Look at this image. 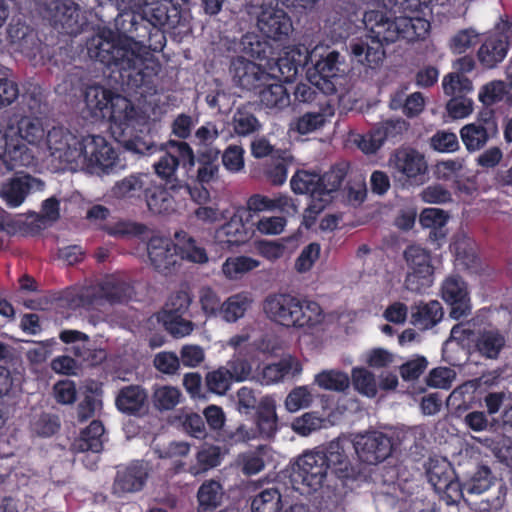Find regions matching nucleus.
Here are the masks:
<instances>
[{
	"label": "nucleus",
	"mask_w": 512,
	"mask_h": 512,
	"mask_svg": "<svg viewBox=\"0 0 512 512\" xmlns=\"http://www.w3.org/2000/svg\"><path fill=\"white\" fill-rule=\"evenodd\" d=\"M294 317L293 328L303 329L307 332H313L321 329L326 320V314L322 307L313 300L299 299Z\"/></svg>",
	"instance_id": "obj_26"
},
{
	"label": "nucleus",
	"mask_w": 512,
	"mask_h": 512,
	"mask_svg": "<svg viewBox=\"0 0 512 512\" xmlns=\"http://www.w3.org/2000/svg\"><path fill=\"white\" fill-rule=\"evenodd\" d=\"M256 430L249 433L245 426L238 429V434L246 440L256 437L271 438L278 429V417L276 414V403L271 397H264L260 400L255 416Z\"/></svg>",
	"instance_id": "obj_15"
},
{
	"label": "nucleus",
	"mask_w": 512,
	"mask_h": 512,
	"mask_svg": "<svg viewBox=\"0 0 512 512\" xmlns=\"http://www.w3.org/2000/svg\"><path fill=\"white\" fill-rule=\"evenodd\" d=\"M145 198L148 209L154 214H168L174 210L173 197L161 186L151 184Z\"/></svg>",
	"instance_id": "obj_41"
},
{
	"label": "nucleus",
	"mask_w": 512,
	"mask_h": 512,
	"mask_svg": "<svg viewBox=\"0 0 512 512\" xmlns=\"http://www.w3.org/2000/svg\"><path fill=\"white\" fill-rule=\"evenodd\" d=\"M478 42V34L474 30L464 29L450 39L449 48L454 54H462L474 47Z\"/></svg>",
	"instance_id": "obj_62"
},
{
	"label": "nucleus",
	"mask_w": 512,
	"mask_h": 512,
	"mask_svg": "<svg viewBox=\"0 0 512 512\" xmlns=\"http://www.w3.org/2000/svg\"><path fill=\"white\" fill-rule=\"evenodd\" d=\"M431 0H403L398 8L399 15L387 16L379 11L364 15L369 34L350 44L351 55L359 64L375 69L385 58L384 44L399 40L416 42L424 40L430 32Z\"/></svg>",
	"instance_id": "obj_1"
},
{
	"label": "nucleus",
	"mask_w": 512,
	"mask_h": 512,
	"mask_svg": "<svg viewBox=\"0 0 512 512\" xmlns=\"http://www.w3.org/2000/svg\"><path fill=\"white\" fill-rule=\"evenodd\" d=\"M388 167L395 179L408 183L421 184L428 173L425 155L408 146L399 147L391 153Z\"/></svg>",
	"instance_id": "obj_9"
},
{
	"label": "nucleus",
	"mask_w": 512,
	"mask_h": 512,
	"mask_svg": "<svg viewBox=\"0 0 512 512\" xmlns=\"http://www.w3.org/2000/svg\"><path fill=\"white\" fill-rule=\"evenodd\" d=\"M299 298L287 293H275L266 297L263 311L273 322L287 328L294 326Z\"/></svg>",
	"instance_id": "obj_16"
},
{
	"label": "nucleus",
	"mask_w": 512,
	"mask_h": 512,
	"mask_svg": "<svg viewBox=\"0 0 512 512\" xmlns=\"http://www.w3.org/2000/svg\"><path fill=\"white\" fill-rule=\"evenodd\" d=\"M85 107L93 121L109 122L110 132L115 139L130 133L143 120L142 113L130 100L100 85L86 88Z\"/></svg>",
	"instance_id": "obj_3"
},
{
	"label": "nucleus",
	"mask_w": 512,
	"mask_h": 512,
	"mask_svg": "<svg viewBox=\"0 0 512 512\" xmlns=\"http://www.w3.org/2000/svg\"><path fill=\"white\" fill-rule=\"evenodd\" d=\"M80 145V135H76L68 128L63 126H54L47 131L45 146L42 148L41 155H49L55 161L61 164L75 166Z\"/></svg>",
	"instance_id": "obj_12"
},
{
	"label": "nucleus",
	"mask_w": 512,
	"mask_h": 512,
	"mask_svg": "<svg viewBox=\"0 0 512 512\" xmlns=\"http://www.w3.org/2000/svg\"><path fill=\"white\" fill-rule=\"evenodd\" d=\"M228 367L222 366L206 374L205 383L210 392L224 395L233 383Z\"/></svg>",
	"instance_id": "obj_49"
},
{
	"label": "nucleus",
	"mask_w": 512,
	"mask_h": 512,
	"mask_svg": "<svg viewBox=\"0 0 512 512\" xmlns=\"http://www.w3.org/2000/svg\"><path fill=\"white\" fill-rule=\"evenodd\" d=\"M175 240V254L178 253L182 259L200 264L208 261L205 249L198 246L195 240L186 232H176Z\"/></svg>",
	"instance_id": "obj_38"
},
{
	"label": "nucleus",
	"mask_w": 512,
	"mask_h": 512,
	"mask_svg": "<svg viewBox=\"0 0 512 512\" xmlns=\"http://www.w3.org/2000/svg\"><path fill=\"white\" fill-rule=\"evenodd\" d=\"M491 471L487 467H479L473 475L465 480L461 487V493L481 494L491 486Z\"/></svg>",
	"instance_id": "obj_50"
},
{
	"label": "nucleus",
	"mask_w": 512,
	"mask_h": 512,
	"mask_svg": "<svg viewBox=\"0 0 512 512\" xmlns=\"http://www.w3.org/2000/svg\"><path fill=\"white\" fill-rule=\"evenodd\" d=\"M47 132L38 117L12 115L0 130V175L34 163L45 146Z\"/></svg>",
	"instance_id": "obj_2"
},
{
	"label": "nucleus",
	"mask_w": 512,
	"mask_h": 512,
	"mask_svg": "<svg viewBox=\"0 0 512 512\" xmlns=\"http://www.w3.org/2000/svg\"><path fill=\"white\" fill-rule=\"evenodd\" d=\"M449 219V215L439 208H425L419 217V221L424 228L433 230V235L438 238V230H441Z\"/></svg>",
	"instance_id": "obj_55"
},
{
	"label": "nucleus",
	"mask_w": 512,
	"mask_h": 512,
	"mask_svg": "<svg viewBox=\"0 0 512 512\" xmlns=\"http://www.w3.org/2000/svg\"><path fill=\"white\" fill-rule=\"evenodd\" d=\"M233 128L236 134L246 136L257 131L260 123L252 113L238 109L233 116Z\"/></svg>",
	"instance_id": "obj_61"
},
{
	"label": "nucleus",
	"mask_w": 512,
	"mask_h": 512,
	"mask_svg": "<svg viewBox=\"0 0 512 512\" xmlns=\"http://www.w3.org/2000/svg\"><path fill=\"white\" fill-rule=\"evenodd\" d=\"M147 250L152 265L159 271H166L176 263L175 244L166 237H151Z\"/></svg>",
	"instance_id": "obj_28"
},
{
	"label": "nucleus",
	"mask_w": 512,
	"mask_h": 512,
	"mask_svg": "<svg viewBox=\"0 0 512 512\" xmlns=\"http://www.w3.org/2000/svg\"><path fill=\"white\" fill-rule=\"evenodd\" d=\"M508 48L509 42L506 35L498 31L489 33L485 36L478 49V60L485 68H494L498 63L504 60Z\"/></svg>",
	"instance_id": "obj_25"
},
{
	"label": "nucleus",
	"mask_w": 512,
	"mask_h": 512,
	"mask_svg": "<svg viewBox=\"0 0 512 512\" xmlns=\"http://www.w3.org/2000/svg\"><path fill=\"white\" fill-rule=\"evenodd\" d=\"M153 180L149 174H132L115 183L112 195L118 199H138L149 191Z\"/></svg>",
	"instance_id": "obj_29"
},
{
	"label": "nucleus",
	"mask_w": 512,
	"mask_h": 512,
	"mask_svg": "<svg viewBox=\"0 0 512 512\" xmlns=\"http://www.w3.org/2000/svg\"><path fill=\"white\" fill-rule=\"evenodd\" d=\"M443 300L451 306L450 316L460 319L471 311L470 298L466 284L458 277H448L442 284Z\"/></svg>",
	"instance_id": "obj_18"
},
{
	"label": "nucleus",
	"mask_w": 512,
	"mask_h": 512,
	"mask_svg": "<svg viewBox=\"0 0 512 512\" xmlns=\"http://www.w3.org/2000/svg\"><path fill=\"white\" fill-rule=\"evenodd\" d=\"M333 111L328 109V113L325 112H309L302 115L294 123V130L300 134L311 133L324 125L327 116H332Z\"/></svg>",
	"instance_id": "obj_53"
},
{
	"label": "nucleus",
	"mask_w": 512,
	"mask_h": 512,
	"mask_svg": "<svg viewBox=\"0 0 512 512\" xmlns=\"http://www.w3.org/2000/svg\"><path fill=\"white\" fill-rule=\"evenodd\" d=\"M460 136L466 149L470 152L480 150L489 140V133L481 123L464 125L460 130Z\"/></svg>",
	"instance_id": "obj_44"
},
{
	"label": "nucleus",
	"mask_w": 512,
	"mask_h": 512,
	"mask_svg": "<svg viewBox=\"0 0 512 512\" xmlns=\"http://www.w3.org/2000/svg\"><path fill=\"white\" fill-rule=\"evenodd\" d=\"M245 209L238 207L230 217L229 221L224 223L215 231L214 240L223 249H233L247 243L252 233L245 226Z\"/></svg>",
	"instance_id": "obj_14"
},
{
	"label": "nucleus",
	"mask_w": 512,
	"mask_h": 512,
	"mask_svg": "<svg viewBox=\"0 0 512 512\" xmlns=\"http://www.w3.org/2000/svg\"><path fill=\"white\" fill-rule=\"evenodd\" d=\"M250 14L256 19L259 31L267 38L282 40L292 31L290 17L277 6L276 0H253Z\"/></svg>",
	"instance_id": "obj_7"
},
{
	"label": "nucleus",
	"mask_w": 512,
	"mask_h": 512,
	"mask_svg": "<svg viewBox=\"0 0 512 512\" xmlns=\"http://www.w3.org/2000/svg\"><path fill=\"white\" fill-rule=\"evenodd\" d=\"M432 284L433 271L428 270H409L404 283L406 289L416 293H423Z\"/></svg>",
	"instance_id": "obj_57"
},
{
	"label": "nucleus",
	"mask_w": 512,
	"mask_h": 512,
	"mask_svg": "<svg viewBox=\"0 0 512 512\" xmlns=\"http://www.w3.org/2000/svg\"><path fill=\"white\" fill-rule=\"evenodd\" d=\"M476 351L488 359L498 358L506 345L505 335L496 328L480 330L473 339Z\"/></svg>",
	"instance_id": "obj_30"
},
{
	"label": "nucleus",
	"mask_w": 512,
	"mask_h": 512,
	"mask_svg": "<svg viewBox=\"0 0 512 512\" xmlns=\"http://www.w3.org/2000/svg\"><path fill=\"white\" fill-rule=\"evenodd\" d=\"M80 9L72 0H54L46 7V17L54 27H60L66 34L79 32Z\"/></svg>",
	"instance_id": "obj_17"
},
{
	"label": "nucleus",
	"mask_w": 512,
	"mask_h": 512,
	"mask_svg": "<svg viewBox=\"0 0 512 512\" xmlns=\"http://www.w3.org/2000/svg\"><path fill=\"white\" fill-rule=\"evenodd\" d=\"M88 52L91 58L120 70L141 69L151 56L144 44L126 36L115 37L111 31L93 37Z\"/></svg>",
	"instance_id": "obj_4"
},
{
	"label": "nucleus",
	"mask_w": 512,
	"mask_h": 512,
	"mask_svg": "<svg viewBox=\"0 0 512 512\" xmlns=\"http://www.w3.org/2000/svg\"><path fill=\"white\" fill-rule=\"evenodd\" d=\"M313 401V395L307 386L294 388L285 399V407L289 412H297L307 408Z\"/></svg>",
	"instance_id": "obj_58"
},
{
	"label": "nucleus",
	"mask_w": 512,
	"mask_h": 512,
	"mask_svg": "<svg viewBox=\"0 0 512 512\" xmlns=\"http://www.w3.org/2000/svg\"><path fill=\"white\" fill-rule=\"evenodd\" d=\"M291 189L296 194H309L310 203L320 202V175L315 171L300 169L291 178Z\"/></svg>",
	"instance_id": "obj_31"
},
{
	"label": "nucleus",
	"mask_w": 512,
	"mask_h": 512,
	"mask_svg": "<svg viewBox=\"0 0 512 512\" xmlns=\"http://www.w3.org/2000/svg\"><path fill=\"white\" fill-rule=\"evenodd\" d=\"M328 471L325 451L316 448L304 452L297 460L290 479L293 488L301 494L321 487Z\"/></svg>",
	"instance_id": "obj_6"
},
{
	"label": "nucleus",
	"mask_w": 512,
	"mask_h": 512,
	"mask_svg": "<svg viewBox=\"0 0 512 512\" xmlns=\"http://www.w3.org/2000/svg\"><path fill=\"white\" fill-rule=\"evenodd\" d=\"M319 48L317 55L313 58L315 75H323L324 77H337L340 65V54L337 51H327L324 46H316Z\"/></svg>",
	"instance_id": "obj_40"
},
{
	"label": "nucleus",
	"mask_w": 512,
	"mask_h": 512,
	"mask_svg": "<svg viewBox=\"0 0 512 512\" xmlns=\"http://www.w3.org/2000/svg\"><path fill=\"white\" fill-rule=\"evenodd\" d=\"M427 477L438 493L457 491L460 488V484L454 480V473L450 463L444 459L430 460L427 468Z\"/></svg>",
	"instance_id": "obj_27"
},
{
	"label": "nucleus",
	"mask_w": 512,
	"mask_h": 512,
	"mask_svg": "<svg viewBox=\"0 0 512 512\" xmlns=\"http://www.w3.org/2000/svg\"><path fill=\"white\" fill-rule=\"evenodd\" d=\"M281 494L275 488H268L257 494L251 504L253 512H279Z\"/></svg>",
	"instance_id": "obj_47"
},
{
	"label": "nucleus",
	"mask_w": 512,
	"mask_h": 512,
	"mask_svg": "<svg viewBox=\"0 0 512 512\" xmlns=\"http://www.w3.org/2000/svg\"><path fill=\"white\" fill-rule=\"evenodd\" d=\"M352 444L358 459L370 465L384 461L393 448L391 438L377 430L354 435Z\"/></svg>",
	"instance_id": "obj_13"
},
{
	"label": "nucleus",
	"mask_w": 512,
	"mask_h": 512,
	"mask_svg": "<svg viewBox=\"0 0 512 512\" xmlns=\"http://www.w3.org/2000/svg\"><path fill=\"white\" fill-rule=\"evenodd\" d=\"M252 303L253 298L248 292L233 294L222 303L219 315L224 321L235 323L244 317Z\"/></svg>",
	"instance_id": "obj_34"
},
{
	"label": "nucleus",
	"mask_w": 512,
	"mask_h": 512,
	"mask_svg": "<svg viewBox=\"0 0 512 512\" xmlns=\"http://www.w3.org/2000/svg\"><path fill=\"white\" fill-rule=\"evenodd\" d=\"M243 208L245 209L246 222L252 217L251 213L274 211L289 213L290 211H296V205L291 197L280 193L273 197L260 193L253 194L247 199L246 206Z\"/></svg>",
	"instance_id": "obj_22"
},
{
	"label": "nucleus",
	"mask_w": 512,
	"mask_h": 512,
	"mask_svg": "<svg viewBox=\"0 0 512 512\" xmlns=\"http://www.w3.org/2000/svg\"><path fill=\"white\" fill-rule=\"evenodd\" d=\"M130 290L129 283L121 275H109L99 285L81 288L76 297L70 300V306L88 308L102 299L121 302L129 297Z\"/></svg>",
	"instance_id": "obj_8"
},
{
	"label": "nucleus",
	"mask_w": 512,
	"mask_h": 512,
	"mask_svg": "<svg viewBox=\"0 0 512 512\" xmlns=\"http://www.w3.org/2000/svg\"><path fill=\"white\" fill-rule=\"evenodd\" d=\"M167 147V152L154 162L153 168L159 178L170 184L171 189H175L178 186L176 173L179 164L191 168L195 164V156L186 142L169 141Z\"/></svg>",
	"instance_id": "obj_10"
},
{
	"label": "nucleus",
	"mask_w": 512,
	"mask_h": 512,
	"mask_svg": "<svg viewBox=\"0 0 512 512\" xmlns=\"http://www.w3.org/2000/svg\"><path fill=\"white\" fill-rule=\"evenodd\" d=\"M74 168H83L92 173H110L118 163V154L112 144L103 136L80 135Z\"/></svg>",
	"instance_id": "obj_5"
},
{
	"label": "nucleus",
	"mask_w": 512,
	"mask_h": 512,
	"mask_svg": "<svg viewBox=\"0 0 512 512\" xmlns=\"http://www.w3.org/2000/svg\"><path fill=\"white\" fill-rule=\"evenodd\" d=\"M314 381L320 388L334 391H344L350 383L347 374L336 370L323 371L315 376Z\"/></svg>",
	"instance_id": "obj_51"
},
{
	"label": "nucleus",
	"mask_w": 512,
	"mask_h": 512,
	"mask_svg": "<svg viewBox=\"0 0 512 512\" xmlns=\"http://www.w3.org/2000/svg\"><path fill=\"white\" fill-rule=\"evenodd\" d=\"M267 451V447L261 446L254 452L242 454L240 461L243 473L246 475H254L262 471L265 466L263 456Z\"/></svg>",
	"instance_id": "obj_63"
},
{
	"label": "nucleus",
	"mask_w": 512,
	"mask_h": 512,
	"mask_svg": "<svg viewBox=\"0 0 512 512\" xmlns=\"http://www.w3.org/2000/svg\"><path fill=\"white\" fill-rule=\"evenodd\" d=\"M106 232L114 237H142L147 234L148 227L131 221H118L112 226L104 227Z\"/></svg>",
	"instance_id": "obj_56"
},
{
	"label": "nucleus",
	"mask_w": 512,
	"mask_h": 512,
	"mask_svg": "<svg viewBox=\"0 0 512 512\" xmlns=\"http://www.w3.org/2000/svg\"><path fill=\"white\" fill-rule=\"evenodd\" d=\"M318 50L319 48L308 51L305 46L301 45L286 47L276 61L270 58L266 63L270 79L279 78L285 82H292L300 68L313 62Z\"/></svg>",
	"instance_id": "obj_11"
},
{
	"label": "nucleus",
	"mask_w": 512,
	"mask_h": 512,
	"mask_svg": "<svg viewBox=\"0 0 512 512\" xmlns=\"http://www.w3.org/2000/svg\"><path fill=\"white\" fill-rule=\"evenodd\" d=\"M292 369L295 373H300L302 368L298 361L284 359L278 363L267 365L263 369L262 377L266 384L275 383L282 380Z\"/></svg>",
	"instance_id": "obj_48"
},
{
	"label": "nucleus",
	"mask_w": 512,
	"mask_h": 512,
	"mask_svg": "<svg viewBox=\"0 0 512 512\" xmlns=\"http://www.w3.org/2000/svg\"><path fill=\"white\" fill-rule=\"evenodd\" d=\"M355 389L363 395L374 397L377 394V382L373 373L365 368H355L352 372Z\"/></svg>",
	"instance_id": "obj_54"
},
{
	"label": "nucleus",
	"mask_w": 512,
	"mask_h": 512,
	"mask_svg": "<svg viewBox=\"0 0 512 512\" xmlns=\"http://www.w3.org/2000/svg\"><path fill=\"white\" fill-rule=\"evenodd\" d=\"M443 317V309L438 301L420 302L412 309L411 322L420 329H429Z\"/></svg>",
	"instance_id": "obj_36"
},
{
	"label": "nucleus",
	"mask_w": 512,
	"mask_h": 512,
	"mask_svg": "<svg viewBox=\"0 0 512 512\" xmlns=\"http://www.w3.org/2000/svg\"><path fill=\"white\" fill-rule=\"evenodd\" d=\"M44 183L30 175H23L12 178L4 183L0 195L10 207H18L25 200L27 194L32 190H42Z\"/></svg>",
	"instance_id": "obj_24"
},
{
	"label": "nucleus",
	"mask_w": 512,
	"mask_h": 512,
	"mask_svg": "<svg viewBox=\"0 0 512 512\" xmlns=\"http://www.w3.org/2000/svg\"><path fill=\"white\" fill-rule=\"evenodd\" d=\"M260 266V261L249 256L228 257L222 265L221 271L228 280L241 279L246 273Z\"/></svg>",
	"instance_id": "obj_39"
},
{
	"label": "nucleus",
	"mask_w": 512,
	"mask_h": 512,
	"mask_svg": "<svg viewBox=\"0 0 512 512\" xmlns=\"http://www.w3.org/2000/svg\"><path fill=\"white\" fill-rule=\"evenodd\" d=\"M147 403V393L137 385L122 388L116 398L117 408L127 414H137L143 411Z\"/></svg>",
	"instance_id": "obj_33"
},
{
	"label": "nucleus",
	"mask_w": 512,
	"mask_h": 512,
	"mask_svg": "<svg viewBox=\"0 0 512 512\" xmlns=\"http://www.w3.org/2000/svg\"><path fill=\"white\" fill-rule=\"evenodd\" d=\"M260 103L267 109L280 111L290 105V95L286 88L277 82H266L259 89Z\"/></svg>",
	"instance_id": "obj_35"
},
{
	"label": "nucleus",
	"mask_w": 512,
	"mask_h": 512,
	"mask_svg": "<svg viewBox=\"0 0 512 512\" xmlns=\"http://www.w3.org/2000/svg\"><path fill=\"white\" fill-rule=\"evenodd\" d=\"M182 400L179 388L171 385H155L152 393V403L159 411L174 409Z\"/></svg>",
	"instance_id": "obj_42"
},
{
	"label": "nucleus",
	"mask_w": 512,
	"mask_h": 512,
	"mask_svg": "<svg viewBox=\"0 0 512 512\" xmlns=\"http://www.w3.org/2000/svg\"><path fill=\"white\" fill-rule=\"evenodd\" d=\"M223 488L215 480L205 481L199 488L197 498L199 502V511L205 512L213 510L221 504Z\"/></svg>",
	"instance_id": "obj_43"
},
{
	"label": "nucleus",
	"mask_w": 512,
	"mask_h": 512,
	"mask_svg": "<svg viewBox=\"0 0 512 512\" xmlns=\"http://www.w3.org/2000/svg\"><path fill=\"white\" fill-rule=\"evenodd\" d=\"M7 39L11 49L28 58H34L40 48L36 31L24 23H12L7 30Z\"/></svg>",
	"instance_id": "obj_21"
},
{
	"label": "nucleus",
	"mask_w": 512,
	"mask_h": 512,
	"mask_svg": "<svg viewBox=\"0 0 512 512\" xmlns=\"http://www.w3.org/2000/svg\"><path fill=\"white\" fill-rule=\"evenodd\" d=\"M104 426L100 421L94 420L84 429L73 444L74 452L99 453L103 449Z\"/></svg>",
	"instance_id": "obj_32"
},
{
	"label": "nucleus",
	"mask_w": 512,
	"mask_h": 512,
	"mask_svg": "<svg viewBox=\"0 0 512 512\" xmlns=\"http://www.w3.org/2000/svg\"><path fill=\"white\" fill-rule=\"evenodd\" d=\"M354 142L363 153L374 154L384 144V139L376 126L368 133L358 135Z\"/></svg>",
	"instance_id": "obj_64"
},
{
	"label": "nucleus",
	"mask_w": 512,
	"mask_h": 512,
	"mask_svg": "<svg viewBox=\"0 0 512 512\" xmlns=\"http://www.w3.org/2000/svg\"><path fill=\"white\" fill-rule=\"evenodd\" d=\"M232 70L234 81L248 90L260 89L262 85L271 80L266 64L262 67L261 64L242 57L233 61Z\"/></svg>",
	"instance_id": "obj_19"
},
{
	"label": "nucleus",
	"mask_w": 512,
	"mask_h": 512,
	"mask_svg": "<svg viewBox=\"0 0 512 512\" xmlns=\"http://www.w3.org/2000/svg\"><path fill=\"white\" fill-rule=\"evenodd\" d=\"M442 88L447 96H463L473 91L472 81L465 75L456 72L446 74L442 79Z\"/></svg>",
	"instance_id": "obj_46"
},
{
	"label": "nucleus",
	"mask_w": 512,
	"mask_h": 512,
	"mask_svg": "<svg viewBox=\"0 0 512 512\" xmlns=\"http://www.w3.org/2000/svg\"><path fill=\"white\" fill-rule=\"evenodd\" d=\"M243 52L253 59L266 63L272 55V47L268 41L261 39L256 34H247L242 38Z\"/></svg>",
	"instance_id": "obj_45"
},
{
	"label": "nucleus",
	"mask_w": 512,
	"mask_h": 512,
	"mask_svg": "<svg viewBox=\"0 0 512 512\" xmlns=\"http://www.w3.org/2000/svg\"><path fill=\"white\" fill-rule=\"evenodd\" d=\"M405 259L407 261L409 270H428L433 271V267L430 263V256L427 251L420 246L412 245L409 246L405 253Z\"/></svg>",
	"instance_id": "obj_60"
},
{
	"label": "nucleus",
	"mask_w": 512,
	"mask_h": 512,
	"mask_svg": "<svg viewBox=\"0 0 512 512\" xmlns=\"http://www.w3.org/2000/svg\"><path fill=\"white\" fill-rule=\"evenodd\" d=\"M148 476V468L144 462L136 461L117 471L113 492L117 495L136 492L142 489Z\"/></svg>",
	"instance_id": "obj_23"
},
{
	"label": "nucleus",
	"mask_w": 512,
	"mask_h": 512,
	"mask_svg": "<svg viewBox=\"0 0 512 512\" xmlns=\"http://www.w3.org/2000/svg\"><path fill=\"white\" fill-rule=\"evenodd\" d=\"M198 467H191L190 472L197 475L220 464V449L215 446H205L197 453Z\"/></svg>",
	"instance_id": "obj_59"
},
{
	"label": "nucleus",
	"mask_w": 512,
	"mask_h": 512,
	"mask_svg": "<svg viewBox=\"0 0 512 512\" xmlns=\"http://www.w3.org/2000/svg\"><path fill=\"white\" fill-rule=\"evenodd\" d=\"M349 170V164L347 162H339L331 166L323 175H320V194L322 200L315 202V204H309L307 212L309 214H318L332 199V193L336 192L342 185Z\"/></svg>",
	"instance_id": "obj_20"
},
{
	"label": "nucleus",
	"mask_w": 512,
	"mask_h": 512,
	"mask_svg": "<svg viewBox=\"0 0 512 512\" xmlns=\"http://www.w3.org/2000/svg\"><path fill=\"white\" fill-rule=\"evenodd\" d=\"M182 313H173L170 310H162L153 315L149 321L162 323L164 328L175 338L188 336L194 330V324L184 319Z\"/></svg>",
	"instance_id": "obj_37"
},
{
	"label": "nucleus",
	"mask_w": 512,
	"mask_h": 512,
	"mask_svg": "<svg viewBox=\"0 0 512 512\" xmlns=\"http://www.w3.org/2000/svg\"><path fill=\"white\" fill-rule=\"evenodd\" d=\"M508 94L507 85L504 81L494 80L480 88L478 99L486 106L498 103Z\"/></svg>",
	"instance_id": "obj_52"
}]
</instances>
